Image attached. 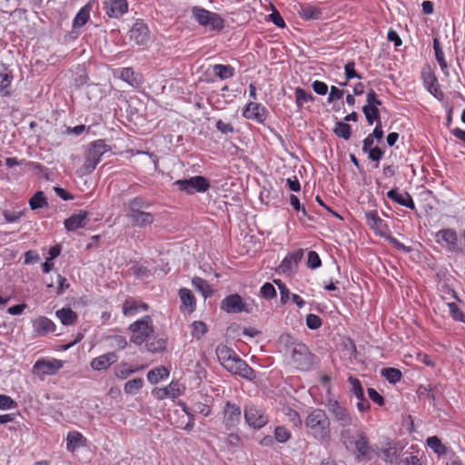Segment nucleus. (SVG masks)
I'll use <instances>...</instances> for the list:
<instances>
[{
	"label": "nucleus",
	"instance_id": "nucleus-11",
	"mask_svg": "<svg viewBox=\"0 0 465 465\" xmlns=\"http://www.w3.org/2000/svg\"><path fill=\"white\" fill-rule=\"evenodd\" d=\"M244 419L248 425L254 429H261L269 421L268 416L265 415L264 411L254 405L245 407Z\"/></svg>",
	"mask_w": 465,
	"mask_h": 465
},
{
	"label": "nucleus",
	"instance_id": "nucleus-55",
	"mask_svg": "<svg viewBox=\"0 0 465 465\" xmlns=\"http://www.w3.org/2000/svg\"><path fill=\"white\" fill-rule=\"evenodd\" d=\"M367 104L363 107L378 108L381 104V102L377 98L376 93L371 89L367 93Z\"/></svg>",
	"mask_w": 465,
	"mask_h": 465
},
{
	"label": "nucleus",
	"instance_id": "nucleus-46",
	"mask_svg": "<svg viewBox=\"0 0 465 465\" xmlns=\"http://www.w3.org/2000/svg\"><path fill=\"white\" fill-rule=\"evenodd\" d=\"M447 306L450 310V314L454 321L465 323V313L460 311L455 302H448Z\"/></svg>",
	"mask_w": 465,
	"mask_h": 465
},
{
	"label": "nucleus",
	"instance_id": "nucleus-19",
	"mask_svg": "<svg viewBox=\"0 0 465 465\" xmlns=\"http://www.w3.org/2000/svg\"><path fill=\"white\" fill-rule=\"evenodd\" d=\"M87 444V440L84 436L77 431L71 430L66 435V450L69 452H74L76 450L81 447H85Z\"/></svg>",
	"mask_w": 465,
	"mask_h": 465
},
{
	"label": "nucleus",
	"instance_id": "nucleus-59",
	"mask_svg": "<svg viewBox=\"0 0 465 465\" xmlns=\"http://www.w3.org/2000/svg\"><path fill=\"white\" fill-rule=\"evenodd\" d=\"M24 211H4L3 215L7 223H16L24 216Z\"/></svg>",
	"mask_w": 465,
	"mask_h": 465
},
{
	"label": "nucleus",
	"instance_id": "nucleus-44",
	"mask_svg": "<svg viewBox=\"0 0 465 465\" xmlns=\"http://www.w3.org/2000/svg\"><path fill=\"white\" fill-rule=\"evenodd\" d=\"M291 431L284 426H277L274 430V439L279 443H285L291 439Z\"/></svg>",
	"mask_w": 465,
	"mask_h": 465
},
{
	"label": "nucleus",
	"instance_id": "nucleus-35",
	"mask_svg": "<svg viewBox=\"0 0 465 465\" xmlns=\"http://www.w3.org/2000/svg\"><path fill=\"white\" fill-rule=\"evenodd\" d=\"M151 206V203L146 201L142 196H136L129 201V213H135L143 212L142 209H146Z\"/></svg>",
	"mask_w": 465,
	"mask_h": 465
},
{
	"label": "nucleus",
	"instance_id": "nucleus-38",
	"mask_svg": "<svg viewBox=\"0 0 465 465\" xmlns=\"http://www.w3.org/2000/svg\"><path fill=\"white\" fill-rule=\"evenodd\" d=\"M302 255V251L300 252H297L296 253H290L288 256H286L282 263H281V269L285 272V271H290L293 268L294 265H296L298 260L301 259Z\"/></svg>",
	"mask_w": 465,
	"mask_h": 465
},
{
	"label": "nucleus",
	"instance_id": "nucleus-6",
	"mask_svg": "<svg viewBox=\"0 0 465 465\" xmlns=\"http://www.w3.org/2000/svg\"><path fill=\"white\" fill-rule=\"evenodd\" d=\"M325 407L333 422L340 427H351L354 425L355 419L351 411L335 399H328Z\"/></svg>",
	"mask_w": 465,
	"mask_h": 465
},
{
	"label": "nucleus",
	"instance_id": "nucleus-41",
	"mask_svg": "<svg viewBox=\"0 0 465 465\" xmlns=\"http://www.w3.org/2000/svg\"><path fill=\"white\" fill-rule=\"evenodd\" d=\"M313 100V96L311 93L306 92L301 87L295 89V102L299 108H302L305 103Z\"/></svg>",
	"mask_w": 465,
	"mask_h": 465
},
{
	"label": "nucleus",
	"instance_id": "nucleus-8",
	"mask_svg": "<svg viewBox=\"0 0 465 465\" xmlns=\"http://www.w3.org/2000/svg\"><path fill=\"white\" fill-rule=\"evenodd\" d=\"M64 363L55 358H40L33 365L32 372L44 381L46 376L56 374L64 367Z\"/></svg>",
	"mask_w": 465,
	"mask_h": 465
},
{
	"label": "nucleus",
	"instance_id": "nucleus-34",
	"mask_svg": "<svg viewBox=\"0 0 465 465\" xmlns=\"http://www.w3.org/2000/svg\"><path fill=\"white\" fill-rule=\"evenodd\" d=\"M144 381L142 378H134L126 381L124 385V391L127 395L138 393L143 387Z\"/></svg>",
	"mask_w": 465,
	"mask_h": 465
},
{
	"label": "nucleus",
	"instance_id": "nucleus-18",
	"mask_svg": "<svg viewBox=\"0 0 465 465\" xmlns=\"http://www.w3.org/2000/svg\"><path fill=\"white\" fill-rule=\"evenodd\" d=\"M130 39L139 45H146L149 41V30L143 22H135L130 30Z\"/></svg>",
	"mask_w": 465,
	"mask_h": 465
},
{
	"label": "nucleus",
	"instance_id": "nucleus-32",
	"mask_svg": "<svg viewBox=\"0 0 465 465\" xmlns=\"http://www.w3.org/2000/svg\"><path fill=\"white\" fill-rule=\"evenodd\" d=\"M169 371L164 367H157L148 371L147 379L152 384H156L163 379L168 378Z\"/></svg>",
	"mask_w": 465,
	"mask_h": 465
},
{
	"label": "nucleus",
	"instance_id": "nucleus-54",
	"mask_svg": "<svg viewBox=\"0 0 465 465\" xmlns=\"http://www.w3.org/2000/svg\"><path fill=\"white\" fill-rule=\"evenodd\" d=\"M306 325L311 330H317L322 325V320L318 315L310 313L306 317Z\"/></svg>",
	"mask_w": 465,
	"mask_h": 465
},
{
	"label": "nucleus",
	"instance_id": "nucleus-62",
	"mask_svg": "<svg viewBox=\"0 0 465 465\" xmlns=\"http://www.w3.org/2000/svg\"><path fill=\"white\" fill-rule=\"evenodd\" d=\"M216 128L223 134H232L234 132L233 126L230 123H225L223 120L216 121Z\"/></svg>",
	"mask_w": 465,
	"mask_h": 465
},
{
	"label": "nucleus",
	"instance_id": "nucleus-64",
	"mask_svg": "<svg viewBox=\"0 0 465 465\" xmlns=\"http://www.w3.org/2000/svg\"><path fill=\"white\" fill-rule=\"evenodd\" d=\"M193 411L202 414L204 417H207L211 413V408L207 404L202 402H195L193 404Z\"/></svg>",
	"mask_w": 465,
	"mask_h": 465
},
{
	"label": "nucleus",
	"instance_id": "nucleus-47",
	"mask_svg": "<svg viewBox=\"0 0 465 465\" xmlns=\"http://www.w3.org/2000/svg\"><path fill=\"white\" fill-rule=\"evenodd\" d=\"M362 112L369 124H372L374 121L377 123L379 120H381L378 108L362 107Z\"/></svg>",
	"mask_w": 465,
	"mask_h": 465
},
{
	"label": "nucleus",
	"instance_id": "nucleus-15",
	"mask_svg": "<svg viewBox=\"0 0 465 465\" xmlns=\"http://www.w3.org/2000/svg\"><path fill=\"white\" fill-rule=\"evenodd\" d=\"M366 223L374 232L380 236H385L389 232V227L382 220L377 211H369L365 213Z\"/></svg>",
	"mask_w": 465,
	"mask_h": 465
},
{
	"label": "nucleus",
	"instance_id": "nucleus-50",
	"mask_svg": "<svg viewBox=\"0 0 465 465\" xmlns=\"http://www.w3.org/2000/svg\"><path fill=\"white\" fill-rule=\"evenodd\" d=\"M147 350L153 353L163 351L166 348V341L163 339H159L146 344Z\"/></svg>",
	"mask_w": 465,
	"mask_h": 465
},
{
	"label": "nucleus",
	"instance_id": "nucleus-13",
	"mask_svg": "<svg viewBox=\"0 0 465 465\" xmlns=\"http://www.w3.org/2000/svg\"><path fill=\"white\" fill-rule=\"evenodd\" d=\"M103 5L110 18L118 19L128 11L127 0H104Z\"/></svg>",
	"mask_w": 465,
	"mask_h": 465
},
{
	"label": "nucleus",
	"instance_id": "nucleus-7",
	"mask_svg": "<svg viewBox=\"0 0 465 465\" xmlns=\"http://www.w3.org/2000/svg\"><path fill=\"white\" fill-rule=\"evenodd\" d=\"M129 330L132 332L131 341L136 345H141L153 332V320L148 315L143 316L132 323Z\"/></svg>",
	"mask_w": 465,
	"mask_h": 465
},
{
	"label": "nucleus",
	"instance_id": "nucleus-17",
	"mask_svg": "<svg viewBox=\"0 0 465 465\" xmlns=\"http://www.w3.org/2000/svg\"><path fill=\"white\" fill-rule=\"evenodd\" d=\"M118 361V356L115 352H107L95 357L92 360L90 366L94 371H105L110 368L114 363Z\"/></svg>",
	"mask_w": 465,
	"mask_h": 465
},
{
	"label": "nucleus",
	"instance_id": "nucleus-37",
	"mask_svg": "<svg viewBox=\"0 0 465 465\" xmlns=\"http://www.w3.org/2000/svg\"><path fill=\"white\" fill-rule=\"evenodd\" d=\"M427 445L438 455L443 456L447 452V448L442 444L437 436L429 437L426 440Z\"/></svg>",
	"mask_w": 465,
	"mask_h": 465
},
{
	"label": "nucleus",
	"instance_id": "nucleus-20",
	"mask_svg": "<svg viewBox=\"0 0 465 465\" xmlns=\"http://www.w3.org/2000/svg\"><path fill=\"white\" fill-rule=\"evenodd\" d=\"M33 330L38 335H46L55 331V324L47 317L40 316L33 321Z\"/></svg>",
	"mask_w": 465,
	"mask_h": 465
},
{
	"label": "nucleus",
	"instance_id": "nucleus-24",
	"mask_svg": "<svg viewBox=\"0 0 465 465\" xmlns=\"http://www.w3.org/2000/svg\"><path fill=\"white\" fill-rule=\"evenodd\" d=\"M127 217L131 220L134 226L138 227L151 225L154 222V215L148 212L128 213Z\"/></svg>",
	"mask_w": 465,
	"mask_h": 465
},
{
	"label": "nucleus",
	"instance_id": "nucleus-43",
	"mask_svg": "<svg viewBox=\"0 0 465 465\" xmlns=\"http://www.w3.org/2000/svg\"><path fill=\"white\" fill-rule=\"evenodd\" d=\"M29 205L32 210L43 208L47 205L46 198L43 192H37L30 200Z\"/></svg>",
	"mask_w": 465,
	"mask_h": 465
},
{
	"label": "nucleus",
	"instance_id": "nucleus-40",
	"mask_svg": "<svg viewBox=\"0 0 465 465\" xmlns=\"http://www.w3.org/2000/svg\"><path fill=\"white\" fill-rule=\"evenodd\" d=\"M381 375L390 382L395 384L401 379V371L396 368H384Z\"/></svg>",
	"mask_w": 465,
	"mask_h": 465
},
{
	"label": "nucleus",
	"instance_id": "nucleus-45",
	"mask_svg": "<svg viewBox=\"0 0 465 465\" xmlns=\"http://www.w3.org/2000/svg\"><path fill=\"white\" fill-rule=\"evenodd\" d=\"M12 75L5 72H0V91L2 95L6 96L10 94L8 90L12 82Z\"/></svg>",
	"mask_w": 465,
	"mask_h": 465
},
{
	"label": "nucleus",
	"instance_id": "nucleus-22",
	"mask_svg": "<svg viewBox=\"0 0 465 465\" xmlns=\"http://www.w3.org/2000/svg\"><path fill=\"white\" fill-rule=\"evenodd\" d=\"M148 310V305L144 302H138L133 298L126 299L123 304V313L124 316L133 317L141 312Z\"/></svg>",
	"mask_w": 465,
	"mask_h": 465
},
{
	"label": "nucleus",
	"instance_id": "nucleus-3",
	"mask_svg": "<svg viewBox=\"0 0 465 465\" xmlns=\"http://www.w3.org/2000/svg\"><path fill=\"white\" fill-rule=\"evenodd\" d=\"M280 341L289 348L292 361L295 368L301 371H308L312 367L315 357L304 343L297 341L289 334H282L280 337Z\"/></svg>",
	"mask_w": 465,
	"mask_h": 465
},
{
	"label": "nucleus",
	"instance_id": "nucleus-63",
	"mask_svg": "<svg viewBox=\"0 0 465 465\" xmlns=\"http://www.w3.org/2000/svg\"><path fill=\"white\" fill-rule=\"evenodd\" d=\"M112 341V346L118 350H123L126 347V339L121 335H114L109 338Z\"/></svg>",
	"mask_w": 465,
	"mask_h": 465
},
{
	"label": "nucleus",
	"instance_id": "nucleus-49",
	"mask_svg": "<svg viewBox=\"0 0 465 465\" xmlns=\"http://www.w3.org/2000/svg\"><path fill=\"white\" fill-rule=\"evenodd\" d=\"M207 331L206 325L201 321H195L192 324V335L200 339Z\"/></svg>",
	"mask_w": 465,
	"mask_h": 465
},
{
	"label": "nucleus",
	"instance_id": "nucleus-33",
	"mask_svg": "<svg viewBox=\"0 0 465 465\" xmlns=\"http://www.w3.org/2000/svg\"><path fill=\"white\" fill-rule=\"evenodd\" d=\"M213 71L221 80H226L234 75V68L229 64H214Z\"/></svg>",
	"mask_w": 465,
	"mask_h": 465
},
{
	"label": "nucleus",
	"instance_id": "nucleus-10",
	"mask_svg": "<svg viewBox=\"0 0 465 465\" xmlns=\"http://www.w3.org/2000/svg\"><path fill=\"white\" fill-rule=\"evenodd\" d=\"M180 191L188 194L194 193H205L210 188L209 181L201 175L193 176L189 179H180L173 183Z\"/></svg>",
	"mask_w": 465,
	"mask_h": 465
},
{
	"label": "nucleus",
	"instance_id": "nucleus-5",
	"mask_svg": "<svg viewBox=\"0 0 465 465\" xmlns=\"http://www.w3.org/2000/svg\"><path fill=\"white\" fill-rule=\"evenodd\" d=\"M193 18L201 25L211 31H220L224 27V21L220 15L194 6L192 8Z\"/></svg>",
	"mask_w": 465,
	"mask_h": 465
},
{
	"label": "nucleus",
	"instance_id": "nucleus-14",
	"mask_svg": "<svg viewBox=\"0 0 465 465\" xmlns=\"http://www.w3.org/2000/svg\"><path fill=\"white\" fill-rule=\"evenodd\" d=\"M268 114L267 109L261 104L250 102L242 111V116L248 120L263 123Z\"/></svg>",
	"mask_w": 465,
	"mask_h": 465
},
{
	"label": "nucleus",
	"instance_id": "nucleus-9",
	"mask_svg": "<svg viewBox=\"0 0 465 465\" xmlns=\"http://www.w3.org/2000/svg\"><path fill=\"white\" fill-rule=\"evenodd\" d=\"M254 306V301L251 300L250 302L243 301V299L237 293L226 296L222 300L220 308L227 313H251Z\"/></svg>",
	"mask_w": 465,
	"mask_h": 465
},
{
	"label": "nucleus",
	"instance_id": "nucleus-30",
	"mask_svg": "<svg viewBox=\"0 0 465 465\" xmlns=\"http://www.w3.org/2000/svg\"><path fill=\"white\" fill-rule=\"evenodd\" d=\"M433 49L435 52L436 60L439 63L442 73L445 75H449L448 64L438 38L433 39Z\"/></svg>",
	"mask_w": 465,
	"mask_h": 465
},
{
	"label": "nucleus",
	"instance_id": "nucleus-61",
	"mask_svg": "<svg viewBox=\"0 0 465 465\" xmlns=\"http://www.w3.org/2000/svg\"><path fill=\"white\" fill-rule=\"evenodd\" d=\"M273 282L279 288L282 302L286 303L290 296L289 289L281 282V280H274Z\"/></svg>",
	"mask_w": 465,
	"mask_h": 465
},
{
	"label": "nucleus",
	"instance_id": "nucleus-16",
	"mask_svg": "<svg viewBox=\"0 0 465 465\" xmlns=\"http://www.w3.org/2000/svg\"><path fill=\"white\" fill-rule=\"evenodd\" d=\"M241 419V408L230 401L225 403L223 409V423L226 428H232L236 426Z\"/></svg>",
	"mask_w": 465,
	"mask_h": 465
},
{
	"label": "nucleus",
	"instance_id": "nucleus-60",
	"mask_svg": "<svg viewBox=\"0 0 465 465\" xmlns=\"http://www.w3.org/2000/svg\"><path fill=\"white\" fill-rule=\"evenodd\" d=\"M344 71H345V75H346L347 80H350L351 78H358V79L361 78V75L359 74H357V72L355 71L354 62L347 63L345 64Z\"/></svg>",
	"mask_w": 465,
	"mask_h": 465
},
{
	"label": "nucleus",
	"instance_id": "nucleus-36",
	"mask_svg": "<svg viewBox=\"0 0 465 465\" xmlns=\"http://www.w3.org/2000/svg\"><path fill=\"white\" fill-rule=\"evenodd\" d=\"M355 448L358 459L364 458L369 453V442L367 438L362 434H359L355 440Z\"/></svg>",
	"mask_w": 465,
	"mask_h": 465
},
{
	"label": "nucleus",
	"instance_id": "nucleus-28",
	"mask_svg": "<svg viewBox=\"0 0 465 465\" xmlns=\"http://www.w3.org/2000/svg\"><path fill=\"white\" fill-rule=\"evenodd\" d=\"M142 369H143V366L132 367V366H129L125 362H122L114 368V375L119 380H125L130 375H132L133 373H134Z\"/></svg>",
	"mask_w": 465,
	"mask_h": 465
},
{
	"label": "nucleus",
	"instance_id": "nucleus-39",
	"mask_svg": "<svg viewBox=\"0 0 465 465\" xmlns=\"http://www.w3.org/2000/svg\"><path fill=\"white\" fill-rule=\"evenodd\" d=\"M302 18L304 20L318 19L321 15V12L318 8L312 5H304L299 12Z\"/></svg>",
	"mask_w": 465,
	"mask_h": 465
},
{
	"label": "nucleus",
	"instance_id": "nucleus-27",
	"mask_svg": "<svg viewBox=\"0 0 465 465\" xmlns=\"http://www.w3.org/2000/svg\"><path fill=\"white\" fill-rule=\"evenodd\" d=\"M378 456L385 462L393 463L398 458V450L394 443H388L387 447L381 448Z\"/></svg>",
	"mask_w": 465,
	"mask_h": 465
},
{
	"label": "nucleus",
	"instance_id": "nucleus-1",
	"mask_svg": "<svg viewBox=\"0 0 465 465\" xmlns=\"http://www.w3.org/2000/svg\"><path fill=\"white\" fill-rule=\"evenodd\" d=\"M306 435L320 444L327 445L331 440V420L326 412L313 409L303 420Z\"/></svg>",
	"mask_w": 465,
	"mask_h": 465
},
{
	"label": "nucleus",
	"instance_id": "nucleus-21",
	"mask_svg": "<svg viewBox=\"0 0 465 465\" xmlns=\"http://www.w3.org/2000/svg\"><path fill=\"white\" fill-rule=\"evenodd\" d=\"M387 197L398 204L409 209H415V203L412 197L408 193H399L396 189L387 192Z\"/></svg>",
	"mask_w": 465,
	"mask_h": 465
},
{
	"label": "nucleus",
	"instance_id": "nucleus-53",
	"mask_svg": "<svg viewBox=\"0 0 465 465\" xmlns=\"http://www.w3.org/2000/svg\"><path fill=\"white\" fill-rule=\"evenodd\" d=\"M308 267L311 269H317L322 265V261L320 259L319 254L314 251H310L308 252V260H307Z\"/></svg>",
	"mask_w": 465,
	"mask_h": 465
},
{
	"label": "nucleus",
	"instance_id": "nucleus-52",
	"mask_svg": "<svg viewBox=\"0 0 465 465\" xmlns=\"http://www.w3.org/2000/svg\"><path fill=\"white\" fill-rule=\"evenodd\" d=\"M261 295L265 299H273L276 297V290L270 282H265L260 289Z\"/></svg>",
	"mask_w": 465,
	"mask_h": 465
},
{
	"label": "nucleus",
	"instance_id": "nucleus-23",
	"mask_svg": "<svg viewBox=\"0 0 465 465\" xmlns=\"http://www.w3.org/2000/svg\"><path fill=\"white\" fill-rule=\"evenodd\" d=\"M87 213L80 211L78 213L72 214L64 222V227L67 231H74L76 229L84 228L86 225Z\"/></svg>",
	"mask_w": 465,
	"mask_h": 465
},
{
	"label": "nucleus",
	"instance_id": "nucleus-29",
	"mask_svg": "<svg viewBox=\"0 0 465 465\" xmlns=\"http://www.w3.org/2000/svg\"><path fill=\"white\" fill-rule=\"evenodd\" d=\"M192 285L200 292L204 298H208L213 294V287L207 281L201 277H193L192 279Z\"/></svg>",
	"mask_w": 465,
	"mask_h": 465
},
{
	"label": "nucleus",
	"instance_id": "nucleus-25",
	"mask_svg": "<svg viewBox=\"0 0 465 465\" xmlns=\"http://www.w3.org/2000/svg\"><path fill=\"white\" fill-rule=\"evenodd\" d=\"M179 298L181 300L182 307L188 312H193L196 308V300L192 291L187 288H181L179 290Z\"/></svg>",
	"mask_w": 465,
	"mask_h": 465
},
{
	"label": "nucleus",
	"instance_id": "nucleus-57",
	"mask_svg": "<svg viewBox=\"0 0 465 465\" xmlns=\"http://www.w3.org/2000/svg\"><path fill=\"white\" fill-rule=\"evenodd\" d=\"M340 439L344 445L351 444L353 442V437L350 427H340Z\"/></svg>",
	"mask_w": 465,
	"mask_h": 465
},
{
	"label": "nucleus",
	"instance_id": "nucleus-58",
	"mask_svg": "<svg viewBox=\"0 0 465 465\" xmlns=\"http://www.w3.org/2000/svg\"><path fill=\"white\" fill-rule=\"evenodd\" d=\"M16 407V402L7 395H0V409L12 410Z\"/></svg>",
	"mask_w": 465,
	"mask_h": 465
},
{
	"label": "nucleus",
	"instance_id": "nucleus-42",
	"mask_svg": "<svg viewBox=\"0 0 465 465\" xmlns=\"http://www.w3.org/2000/svg\"><path fill=\"white\" fill-rule=\"evenodd\" d=\"M334 134L344 140H349L351 134L350 124L343 122H337L333 129Z\"/></svg>",
	"mask_w": 465,
	"mask_h": 465
},
{
	"label": "nucleus",
	"instance_id": "nucleus-51",
	"mask_svg": "<svg viewBox=\"0 0 465 465\" xmlns=\"http://www.w3.org/2000/svg\"><path fill=\"white\" fill-rule=\"evenodd\" d=\"M167 394L169 398L175 399L181 396L183 392V388L177 382H171L166 386Z\"/></svg>",
	"mask_w": 465,
	"mask_h": 465
},
{
	"label": "nucleus",
	"instance_id": "nucleus-12",
	"mask_svg": "<svg viewBox=\"0 0 465 465\" xmlns=\"http://www.w3.org/2000/svg\"><path fill=\"white\" fill-rule=\"evenodd\" d=\"M436 242L448 250L455 252L458 247V234L453 229H442L436 232Z\"/></svg>",
	"mask_w": 465,
	"mask_h": 465
},
{
	"label": "nucleus",
	"instance_id": "nucleus-26",
	"mask_svg": "<svg viewBox=\"0 0 465 465\" xmlns=\"http://www.w3.org/2000/svg\"><path fill=\"white\" fill-rule=\"evenodd\" d=\"M92 6L93 3L89 2L78 11L73 21L74 28H80L87 23Z\"/></svg>",
	"mask_w": 465,
	"mask_h": 465
},
{
	"label": "nucleus",
	"instance_id": "nucleus-4",
	"mask_svg": "<svg viewBox=\"0 0 465 465\" xmlns=\"http://www.w3.org/2000/svg\"><path fill=\"white\" fill-rule=\"evenodd\" d=\"M111 151V147L103 139L90 143L84 152V169L86 173H91L100 163L103 155Z\"/></svg>",
	"mask_w": 465,
	"mask_h": 465
},
{
	"label": "nucleus",
	"instance_id": "nucleus-2",
	"mask_svg": "<svg viewBox=\"0 0 465 465\" xmlns=\"http://www.w3.org/2000/svg\"><path fill=\"white\" fill-rule=\"evenodd\" d=\"M216 355L220 363L228 371L247 380L255 378L253 370L229 347L219 345L216 348Z\"/></svg>",
	"mask_w": 465,
	"mask_h": 465
},
{
	"label": "nucleus",
	"instance_id": "nucleus-31",
	"mask_svg": "<svg viewBox=\"0 0 465 465\" xmlns=\"http://www.w3.org/2000/svg\"><path fill=\"white\" fill-rule=\"evenodd\" d=\"M56 317L64 325L73 324L76 319V313L71 308H63L55 312Z\"/></svg>",
	"mask_w": 465,
	"mask_h": 465
},
{
	"label": "nucleus",
	"instance_id": "nucleus-48",
	"mask_svg": "<svg viewBox=\"0 0 465 465\" xmlns=\"http://www.w3.org/2000/svg\"><path fill=\"white\" fill-rule=\"evenodd\" d=\"M348 381L351 385V391L353 392V394L355 395L357 400H362V396H364V392H363V389L361 384V381L358 379L353 378V377H350L348 379Z\"/></svg>",
	"mask_w": 465,
	"mask_h": 465
},
{
	"label": "nucleus",
	"instance_id": "nucleus-56",
	"mask_svg": "<svg viewBox=\"0 0 465 465\" xmlns=\"http://www.w3.org/2000/svg\"><path fill=\"white\" fill-rule=\"evenodd\" d=\"M120 76L123 80L126 81L131 85H134L136 83V78L134 77V72L130 67L123 68L121 70Z\"/></svg>",
	"mask_w": 465,
	"mask_h": 465
}]
</instances>
